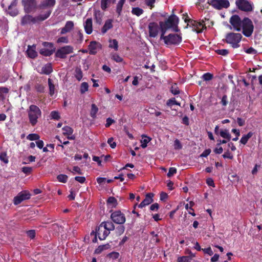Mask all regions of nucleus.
Returning a JSON list of instances; mask_svg holds the SVG:
<instances>
[{
  "mask_svg": "<svg viewBox=\"0 0 262 262\" xmlns=\"http://www.w3.org/2000/svg\"><path fill=\"white\" fill-rule=\"evenodd\" d=\"M28 118L32 126H35L38 122V119L41 116L40 109L36 105L31 104L27 110Z\"/></svg>",
  "mask_w": 262,
  "mask_h": 262,
  "instance_id": "nucleus-1",
  "label": "nucleus"
},
{
  "mask_svg": "<svg viewBox=\"0 0 262 262\" xmlns=\"http://www.w3.org/2000/svg\"><path fill=\"white\" fill-rule=\"evenodd\" d=\"M242 38V35L241 33L230 32L226 34L224 41L230 44L233 48H237L240 46L239 42Z\"/></svg>",
  "mask_w": 262,
  "mask_h": 262,
  "instance_id": "nucleus-2",
  "label": "nucleus"
},
{
  "mask_svg": "<svg viewBox=\"0 0 262 262\" xmlns=\"http://www.w3.org/2000/svg\"><path fill=\"white\" fill-rule=\"evenodd\" d=\"M242 30L243 34L246 37L251 36L254 30V26L252 20L248 17H244L243 19L242 25Z\"/></svg>",
  "mask_w": 262,
  "mask_h": 262,
  "instance_id": "nucleus-3",
  "label": "nucleus"
},
{
  "mask_svg": "<svg viewBox=\"0 0 262 262\" xmlns=\"http://www.w3.org/2000/svg\"><path fill=\"white\" fill-rule=\"evenodd\" d=\"M185 22L188 23L187 25L189 24L192 27V30L198 33L202 32L204 29H206V27L203 24V21L202 22H198L196 20L186 18H185Z\"/></svg>",
  "mask_w": 262,
  "mask_h": 262,
  "instance_id": "nucleus-4",
  "label": "nucleus"
},
{
  "mask_svg": "<svg viewBox=\"0 0 262 262\" xmlns=\"http://www.w3.org/2000/svg\"><path fill=\"white\" fill-rule=\"evenodd\" d=\"M73 47L71 46H65L57 49L55 52V56L56 57L64 59L67 57V55L73 52Z\"/></svg>",
  "mask_w": 262,
  "mask_h": 262,
  "instance_id": "nucleus-5",
  "label": "nucleus"
},
{
  "mask_svg": "<svg viewBox=\"0 0 262 262\" xmlns=\"http://www.w3.org/2000/svg\"><path fill=\"white\" fill-rule=\"evenodd\" d=\"M235 4L237 8L241 11L247 12L253 11L252 4L247 0H236Z\"/></svg>",
  "mask_w": 262,
  "mask_h": 262,
  "instance_id": "nucleus-6",
  "label": "nucleus"
},
{
  "mask_svg": "<svg viewBox=\"0 0 262 262\" xmlns=\"http://www.w3.org/2000/svg\"><path fill=\"white\" fill-rule=\"evenodd\" d=\"M229 23L233 27L234 30L239 32L242 30L243 20L236 14L233 15L230 18Z\"/></svg>",
  "mask_w": 262,
  "mask_h": 262,
  "instance_id": "nucleus-7",
  "label": "nucleus"
},
{
  "mask_svg": "<svg viewBox=\"0 0 262 262\" xmlns=\"http://www.w3.org/2000/svg\"><path fill=\"white\" fill-rule=\"evenodd\" d=\"M111 219L116 224H123L125 222L126 219L124 214L120 210L115 211L112 213Z\"/></svg>",
  "mask_w": 262,
  "mask_h": 262,
  "instance_id": "nucleus-8",
  "label": "nucleus"
},
{
  "mask_svg": "<svg viewBox=\"0 0 262 262\" xmlns=\"http://www.w3.org/2000/svg\"><path fill=\"white\" fill-rule=\"evenodd\" d=\"M31 194L27 191L20 192L13 199V203L15 205L20 204L23 201L30 199Z\"/></svg>",
  "mask_w": 262,
  "mask_h": 262,
  "instance_id": "nucleus-9",
  "label": "nucleus"
},
{
  "mask_svg": "<svg viewBox=\"0 0 262 262\" xmlns=\"http://www.w3.org/2000/svg\"><path fill=\"white\" fill-rule=\"evenodd\" d=\"M179 18L174 14L171 15L169 17L164 21H160L159 24H161L163 26H165L168 29L172 28L174 27V24H179Z\"/></svg>",
  "mask_w": 262,
  "mask_h": 262,
  "instance_id": "nucleus-10",
  "label": "nucleus"
},
{
  "mask_svg": "<svg viewBox=\"0 0 262 262\" xmlns=\"http://www.w3.org/2000/svg\"><path fill=\"white\" fill-rule=\"evenodd\" d=\"M166 39L167 40L166 45H178L182 40L181 36L177 34H169Z\"/></svg>",
  "mask_w": 262,
  "mask_h": 262,
  "instance_id": "nucleus-11",
  "label": "nucleus"
},
{
  "mask_svg": "<svg viewBox=\"0 0 262 262\" xmlns=\"http://www.w3.org/2000/svg\"><path fill=\"white\" fill-rule=\"evenodd\" d=\"M159 27L160 26H159L157 23H150L148 26L149 37L153 38L156 37L158 35L160 30Z\"/></svg>",
  "mask_w": 262,
  "mask_h": 262,
  "instance_id": "nucleus-12",
  "label": "nucleus"
},
{
  "mask_svg": "<svg viewBox=\"0 0 262 262\" xmlns=\"http://www.w3.org/2000/svg\"><path fill=\"white\" fill-rule=\"evenodd\" d=\"M23 4L26 13L31 12L36 6L35 0H23Z\"/></svg>",
  "mask_w": 262,
  "mask_h": 262,
  "instance_id": "nucleus-13",
  "label": "nucleus"
},
{
  "mask_svg": "<svg viewBox=\"0 0 262 262\" xmlns=\"http://www.w3.org/2000/svg\"><path fill=\"white\" fill-rule=\"evenodd\" d=\"M109 234L110 232L105 229L101 224L97 228V234L101 241L105 239Z\"/></svg>",
  "mask_w": 262,
  "mask_h": 262,
  "instance_id": "nucleus-14",
  "label": "nucleus"
},
{
  "mask_svg": "<svg viewBox=\"0 0 262 262\" xmlns=\"http://www.w3.org/2000/svg\"><path fill=\"white\" fill-rule=\"evenodd\" d=\"M38 22L37 17H33L30 15H25L21 19V24L23 26L34 24Z\"/></svg>",
  "mask_w": 262,
  "mask_h": 262,
  "instance_id": "nucleus-15",
  "label": "nucleus"
},
{
  "mask_svg": "<svg viewBox=\"0 0 262 262\" xmlns=\"http://www.w3.org/2000/svg\"><path fill=\"white\" fill-rule=\"evenodd\" d=\"M101 48V45L96 41H92L88 46L89 53L91 55H95L97 52V49Z\"/></svg>",
  "mask_w": 262,
  "mask_h": 262,
  "instance_id": "nucleus-16",
  "label": "nucleus"
},
{
  "mask_svg": "<svg viewBox=\"0 0 262 262\" xmlns=\"http://www.w3.org/2000/svg\"><path fill=\"white\" fill-rule=\"evenodd\" d=\"M211 6L217 10H221L223 8H228L230 6V3L228 0H219Z\"/></svg>",
  "mask_w": 262,
  "mask_h": 262,
  "instance_id": "nucleus-17",
  "label": "nucleus"
},
{
  "mask_svg": "<svg viewBox=\"0 0 262 262\" xmlns=\"http://www.w3.org/2000/svg\"><path fill=\"white\" fill-rule=\"evenodd\" d=\"M154 194L152 193H148L146 194L145 198L142 201V202L138 205L139 208H143L145 206L149 205L154 200L153 198Z\"/></svg>",
  "mask_w": 262,
  "mask_h": 262,
  "instance_id": "nucleus-18",
  "label": "nucleus"
},
{
  "mask_svg": "<svg viewBox=\"0 0 262 262\" xmlns=\"http://www.w3.org/2000/svg\"><path fill=\"white\" fill-rule=\"evenodd\" d=\"M62 129L63 130V134L64 136H67V138L69 140H74L75 137L74 136H72L73 133V129L69 126H64Z\"/></svg>",
  "mask_w": 262,
  "mask_h": 262,
  "instance_id": "nucleus-19",
  "label": "nucleus"
},
{
  "mask_svg": "<svg viewBox=\"0 0 262 262\" xmlns=\"http://www.w3.org/2000/svg\"><path fill=\"white\" fill-rule=\"evenodd\" d=\"M84 28L86 34H91L92 33L93 26L92 18L86 19L84 24Z\"/></svg>",
  "mask_w": 262,
  "mask_h": 262,
  "instance_id": "nucleus-20",
  "label": "nucleus"
},
{
  "mask_svg": "<svg viewBox=\"0 0 262 262\" xmlns=\"http://www.w3.org/2000/svg\"><path fill=\"white\" fill-rule=\"evenodd\" d=\"M56 4V0H43L39 5L40 9H44L46 8H51L55 6Z\"/></svg>",
  "mask_w": 262,
  "mask_h": 262,
  "instance_id": "nucleus-21",
  "label": "nucleus"
},
{
  "mask_svg": "<svg viewBox=\"0 0 262 262\" xmlns=\"http://www.w3.org/2000/svg\"><path fill=\"white\" fill-rule=\"evenodd\" d=\"M74 27V23L72 21H67L65 26L61 29L60 34H64L70 32Z\"/></svg>",
  "mask_w": 262,
  "mask_h": 262,
  "instance_id": "nucleus-22",
  "label": "nucleus"
},
{
  "mask_svg": "<svg viewBox=\"0 0 262 262\" xmlns=\"http://www.w3.org/2000/svg\"><path fill=\"white\" fill-rule=\"evenodd\" d=\"M113 20L111 19H107L103 27L101 29V33L104 34H105L108 30L112 29L113 27V25L112 24Z\"/></svg>",
  "mask_w": 262,
  "mask_h": 262,
  "instance_id": "nucleus-23",
  "label": "nucleus"
},
{
  "mask_svg": "<svg viewBox=\"0 0 262 262\" xmlns=\"http://www.w3.org/2000/svg\"><path fill=\"white\" fill-rule=\"evenodd\" d=\"M53 72V68L51 63H47L41 68V74L49 75Z\"/></svg>",
  "mask_w": 262,
  "mask_h": 262,
  "instance_id": "nucleus-24",
  "label": "nucleus"
},
{
  "mask_svg": "<svg viewBox=\"0 0 262 262\" xmlns=\"http://www.w3.org/2000/svg\"><path fill=\"white\" fill-rule=\"evenodd\" d=\"M94 19L95 20V22L99 25L101 24V23L102 22V18L103 14L100 12V11L95 10L94 12Z\"/></svg>",
  "mask_w": 262,
  "mask_h": 262,
  "instance_id": "nucleus-25",
  "label": "nucleus"
},
{
  "mask_svg": "<svg viewBox=\"0 0 262 262\" xmlns=\"http://www.w3.org/2000/svg\"><path fill=\"white\" fill-rule=\"evenodd\" d=\"M56 49H41L39 50V53L44 56H50L55 52Z\"/></svg>",
  "mask_w": 262,
  "mask_h": 262,
  "instance_id": "nucleus-26",
  "label": "nucleus"
},
{
  "mask_svg": "<svg viewBox=\"0 0 262 262\" xmlns=\"http://www.w3.org/2000/svg\"><path fill=\"white\" fill-rule=\"evenodd\" d=\"M52 12V10L49 9L47 10L45 13L40 14L37 16L38 21H41L47 19L50 15H51Z\"/></svg>",
  "mask_w": 262,
  "mask_h": 262,
  "instance_id": "nucleus-27",
  "label": "nucleus"
},
{
  "mask_svg": "<svg viewBox=\"0 0 262 262\" xmlns=\"http://www.w3.org/2000/svg\"><path fill=\"white\" fill-rule=\"evenodd\" d=\"M101 224L110 232V231H113L115 229V225L111 221L103 222Z\"/></svg>",
  "mask_w": 262,
  "mask_h": 262,
  "instance_id": "nucleus-28",
  "label": "nucleus"
},
{
  "mask_svg": "<svg viewBox=\"0 0 262 262\" xmlns=\"http://www.w3.org/2000/svg\"><path fill=\"white\" fill-rule=\"evenodd\" d=\"M27 53L28 57H29L31 58L34 59L37 56V52L35 51V49L32 48V47L30 46H28Z\"/></svg>",
  "mask_w": 262,
  "mask_h": 262,
  "instance_id": "nucleus-29",
  "label": "nucleus"
},
{
  "mask_svg": "<svg viewBox=\"0 0 262 262\" xmlns=\"http://www.w3.org/2000/svg\"><path fill=\"white\" fill-rule=\"evenodd\" d=\"M253 135V133L249 132L247 134L243 136L240 140V142L243 145L246 144L249 139Z\"/></svg>",
  "mask_w": 262,
  "mask_h": 262,
  "instance_id": "nucleus-30",
  "label": "nucleus"
},
{
  "mask_svg": "<svg viewBox=\"0 0 262 262\" xmlns=\"http://www.w3.org/2000/svg\"><path fill=\"white\" fill-rule=\"evenodd\" d=\"M142 139L141 140V146L143 148H145L147 146V143L151 140V138L146 135H143L142 136Z\"/></svg>",
  "mask_w": 262,
  "mask_h": 262,
  "instance_id": "nucleus-31",
  "label": "nucleus"
},
{
  "mask_svg": "<svg viewBox=\"0 0 262 262\" xmlns=\"http://www.w3.org/2000/svg\"><path fill=\"white\" fill-rule=\"evenodd\" d=\"M110 245L108 244L99 246L95 250V253L97 254H100L103 250L108 249Z\"/></svg>",
  "mask_w": 262,
  "mask_h": 262,
  "instance_id": "nucleus-32",
  "label": "nucleus"
},
{
  "mask_svg": "<svg viewBox=\"0 0 262 262\" xmlns=\"http://www.w3.org/2000/svg\"><path fill=\"white\" fill-rule=\"evenodd\" d=\"M98 111V108L95 104H92L90 111V116L93 119L96 118V114Z\"/></svg>",
  "mask_w": 262,
  "mask_h": 262,
  "instance_id": "nucleus-33",
  "label": "nucleus"
},
{
  "mask_svg": "<svg viewBox=\"0 0 262 262\" xmlns=\"http://www.w3.org/2000/svg\"><path fill=\"white\" fill-rule=\"evenodd\" d=\"M48 82L49 88V94L51 96H52L55 93V85L52 83V80L51 78L48 79Z\"/></svg>",
  "mask_w": 262,
  "mask_h": 262,
  "instance_id": "nucleus-34",
  "label": "nucleus"
},
{
  "mask_svg": "<svg viewBox=\"0 0 262 262\" xmlns=\"http://www.w3.org/2000/svg\"><path fill=\"white\" fill-rule=\"evenodd\" d=\"M75 77L77 80L80 81L83 77V74L81 69L77 67L75 70Z\"/></svg>",
  "mask_w": 262,
  "mask_h": 262,
  "instance_id": "nucleus-35",
  "label": "nucleus"
},
{
  "mask_svg": "<svg viewBox=\"0 0 262 262\" xmlns=\"http://www.w3.org/2000/svg\"><path fill=\"white\" fill-rule=\"evenodd\" d=\"M166 105L172 108V107L174 105H177L180 106V103L177 102L175 98H171L168 99L166 102Z\"/></svg>",
  "mask_w": 262,
  "mask_h": 262,
  "instance_id": "nucleus-36",
  "label": "nucleus"
},
{
  "mask_svg": "<svg viewBox=\"0 0 262 262\" xmlns=\"http://www.w3.org/2000/svg\"><path fill=\"white\" fill-rule=\"evenodd\" d=\"M107 204L112 205V208H115L117 205V201L115 198L110 196L107 200Z\"/></svg>",
  "mask_w": 262,
  "mask_h": 262,
  "instance_id": "nucleus-37",
  "label": "nucleus"
},
{
  "mask_svg": "<svg viewBox=\"0 0 262 262\" xmlns=\"http://www.w3.org/2000/svg\"><path fill=\"white\" fill-rule=\"evenodd\" d=\"M111 58L116 62H121L123 59L120 57L117 53H113L111 54Z\"/></svg>",
  "mask_w": 262,
  "mask_h": 262,
  "instance_id": "nucleus-38",
  "label": "nucleus"
},
{
  "mask_svg": "<svg viewBox=\"0 0 262 262\" xmlns=\"http://www.w3.org/2000/svg\"><path fill=\"white\" fill-rule=\"evenodd\" d=\"M143 10L139 7L133 8L132 13L137 16H140L143 13Z\"/></svg>",
  "mask_w": 262,
  "mask_h": 262,
  "instance_id": "nucleus-39",
  "label": "nucleus"
},
{
  "mask_svg": "<svg viewBox=\"0 0 262 262\" xmlns=\"http://www.w3.org/2000/svg\"><path fill=\"white\" fill-rule=\"evenodd\" d=\"M109 47L114 49L115 51L118 50V42L116 39L110 40Z\"/></svg>",
  "mask_w": 262,
  "mask_h": 262,
  "instance_id": "nucleus-40",
  "label": "nucleus"
},
{
  "mask_svg": "<svg viewBox=\"0 0 262 262\" xmlns=\"http://www.w3.org/2000/svg\"><path fill=\"white\" fill-rule=\"evenodd\" d=\"M220 135L222 137L225 139H227L228 140H230L231 139V135L229 133L227 129L221 130L220 132Z\"/></svg>",
  "mask_w": 262,
  "mask_h": 262,
  "instance_id": "nucleus-41",
  "label": "nucleus"
},
{
  "mask_svg": "<svg viewBox=\"0 0 262 262\" xmlns=\"http://www.w3.org/2000/svg\"><path fill=\"white\" fill-rule=\"evenodd\" d=\"M125 231V227L123 225H120L116 228V234L118 236L122 235Z\"/></svg>",
  "mask_w": 262,
  "mask_h": 262,
  "instance_id": "nucleus-42",
  "label": "nucleus"
},
{
  "mask_svg": "<svg viewBox=\"0 0 262 262\" xmlns=\"http://www.w3.org/2000/svg\"><path fill=\"white\" fill-rule=\"evenodd\" d=\"M68 179V177L66 174H60L58 175L57 177V180L59 182L63 183H65L67 182Z\"/></svg>",
  "mask_w": 262,
  "mask_h": 262,
  "instance_id": "nucleus-43",
  "label": "nucleus"
},
{
  "mask_svg": "<svg viewBox=\"0 0 262 262\" xmlns=\"http://www.w3.org/2000/svg\"><path fill=\"white\" fill-rule=\"evenodd\" d=\"M89 84L87 82H83L80 85V93L81 94H84L88 91Z\"/></svg>",
  "mask_w": 262,
  "mask_h": 262,
  "instance_id": "nucleus-44",
  "label": "nucleus"
},
{
  "mask_svg": "<svg viewBox=\"0 0 262 262\" xmlns=\"http://www.w3.org/2000/svg\"><path fill=\"white\" fill-rule=\"evenodd\" d=\"M170 92L174 95H176L180 94V90L176 83H174L171 86Z\"/></svg>",
  "mask_w": 262,
  "mask_h": 262,
  "instance_id": "nucleus-45",
  "label": "nucleus"
},
{
  "mask_svg": "<svg viewBox=\"0 0 262 262\" xmlns=\"http://www.w3.org/2000/svg\"><path fill=\"white\" fill-rule=\"evenodd\" d=\"M39 138L40 136L37 134H30L27 137V139L30 141L37 140Z\"/></svg>",
  "mask_w": 262,
  "mask_h": 262,
  "instance_id": "nucleus-46",
  "label": "nucleus"
},
{
  "mask_svg": "<svg viewBox=\"0 0 262 262\" xmlns=\"http://www.w3.org/2000/svg\"><path fill=\"white\" fill-rule=\"evenodd\" d=\"M191 257L188 256H180L177 259V262H190Z\"/></svg>",
  "mask_w": 262,
  "mask_h": 262,
  "instance_id": "nucleus-47",
  "label": "nucleus"
},
{
  "mask_svg": "<svg viewBox=\"0 0 262 262\" xmlns=\"http://www.w3.org/2000/svg\"><path fill=\"white\" fill-rule=\"evenodd\" d=\"M50 116L51 117V119L54 120H58L60 118V115L59 114L58 112L53 111L51 112Z\"/></svg>",
  "mask_w": 262,
  "mask_h": 262,
  "instance_id": "nucleus-48",
  "label": "nucleus"
},
{
  "mask_svg": "<svg viewBox=\"0 0 262 262\" xmlns=\"http://www.w3.org/2000/svg\"><path fill=\"white\" fill-rule=\"evenodd\" d=\"M228 97L226 95H224L221 99L220 103L223 106L226 107L228 104Z\"/></svg>",
  "mask_w": 262,
  "mask_h": 262,
  "instance_id": "nucleus-49",
  "label": "nucleus"
},
{
  "mask_svg": "<svg viewBox=\"0 0 262 262\" xmlns=\"http://www.w3.org/2000/svg\"><path fill=\"white\" fill-rule=\"evenodd\" d=\"M9 92V89L5 87H0V100L4 98V94H7Z\"/></svg>",
  "mask_w": 262,
  "mask_h": 262,
  "instance_id": "nucleus-50",
  "label": "nucleus"
},
{
  "mask_svg": "<svg viewBox=\"0 0 262 262\" xmlns=\"http://www.w3.org/2000/svg\"><path fill=\"white\" fill-rule=\"evenodd\" d=\"M213 77V74L210 73H206L202 76V78L204 81H209L211 80Z\"/></svg>",
  "mask_w": 262,
  "mask_h": 262,
  "instance_id": "nucleus-51",
  "label": "nucleus"
},
{
  "mask_svg": "<svg viewBox=\"0 0 262 262\" xmlns=\"http://www.w3.org/2000/svg\"><path fill=\"white\" fill-rule=\"evenodd\" d=\"M0 160L5 163H8V159L6 152H2L0 154Z\"/></svg>",
  "mask_w": 262,
  "mask_h": 262,
  "instance_id": "nucleus-52",
  "label": "nucleus"
},
{
  "mask_svg": "<svg viewBox=\"0 0 262 262\" xmlns=\"http://www.w3.org/2000/svg\"><path fill=\"white\" fill-rule=\"evenodd\" d=\"M35 88L37 92L42 93L45 92V86L41 84L37 83L35 85Z\"/></svg>",
  "mask_w": 262,
  "mask_h": 262,
  "instance_id": "nucleus-53",
  "label": "nucleus"
},
{
  "mask_svg": "<svg viewBox=\"0 0 262 262\" xmlns=\"http://www.w3.org/2000/svg\"><path fill=\"white\" fill-rule=\"evenodd\" d=\"M215 52L219 55L226 56L228 54L229 51L227 49H217L215 50Z\"/></svg>",
  "mask_w": 262,
  "mask_h": 262,
  "instance_id": "nucleus-54",
  "label": "nucleus"
},
{
  "mask_svg": "<svg viewBox=\"0 0 262 262\" xmlns=\"http://www.w3.org/2000/svg\"><path fill=\"white\" fill-rule=\"evenodd\" d=\"M42 46L45 47V49H55V48L54 47V44L52 42L45 41L42 42Z\"/></svg>",
  "mask_w": 262,
  "mask_h": 262,
  "instance_id": "nucleus-55",
  "label": "nucleus"
},
{
  "mask_svg": "<svg viewBox=\"0 0 262 262\" xmlns=\"http://www.w3.org/2000/svg\"><path fill=\"white\" fill-rule=\"evenodd\" d=\"M222 156L224 159H229L232 160L233 158V155L230 152L229 150H227L226 151H225Z\"/></svg>",
  "mask_w": 262,
  "mask_h": 262,
  "instance_id": "nucleus-56",
  "label": "nucleus"
},
{
  "mask_svg": "<svg viewBox=\"0 0 262 262\" xmlns=\"http://www.w3.org/2000/svg\"><path fill=\"white\" fill-rule=\"evenodd\" d=\"M174 148L176 150H179L182 148V145L178 139H176L174 141Z\"/></svg>",
  "mask_w": 262,
  "mask_h": 262,
  "instance_id": "nucleus-57",
  "label": "nucleus"
},
{
  "mask_svg": "<svg viewBox=\"0 0 262 262\" xmlns=\"http://www.w3.org/2000/svg\"><path fill=\"white\" fill-rule=\"evenodd\" d=\"M120 254L117 252H112L107 255V256L113 259H116L119 258Z\"/></svg>",
  "mask_w": 262,
  "mask_h": 262,
  "instance_id": "nucleus-58",
  "label": "nucleus"
},
{
  "mask_svg": "<svg viewBox=\"0 0 262 262\" xmlns=\"http://www.w3.org/2000/svg\"><path fill=\"white\" fill-rule=\"evenodd\" d=\"M123 5V3H121L119 1L117 5L116 12L118 13V15H120L121 14Z\"/></svg>",
  "mask_w": 262,
  "mask_h": 262,
  "instance_id": "nucleus-59",
  "label": "nucleus"
},
{
  "mask_svg": "<svg viewBox=\"0 0 262 262\" xmlns=\"http://www.w3.org/2000/svg\"><path fill=\"white\" fill-rule=\"evenodd\" d=\"M177 173V169L175 167H170L167 173V177L170 178Z\"/></svg>",
  "mask_w": 262,
  "mask_h": 262,
  "instance_id": "nucleus-60",
  "label": "nucleus"
},
{
  "mask_svg": "<svg viewBox=\"0 0 262 262\" xmlns=\"http://www.w3.org/2000/svg\"><path fill=\"white\" fill-rule=\"evenodd\" d=\"M111 2L106 1V0H101V9L103 10H105L107 7V5L108 4H110Z\"/></svg>",
  "mask_w": 262,
  "mask_h": 262,
  "instance_id": "nucleus-61",
  "label": "nucleus"
},
{
  "mask_svg": "<svg viewBox=\"0 0 262 262\" xmlns=\"http://www.w3.org/2000/svg\"><path fill=\"white\" fill-rule=\"evenodd\" d=\"M33 168L31 167H23L22 171L27 174H30L32 171Z\"/></svg>",
  "mask_w": 262,
  "mask_h": 262,
  "instance_id": "nucleus-62",
  "label": "nucleus"
},
{
  "mask_svg": "<svg viewBox=\"0 0 262 262\" xmlns=\"http://www.w3.org/2000/svg\"><path fill=\"white\" fill-rule=\"evenodd\" d=\"M107 143L112 148H115L116 146V142H114V138L111 137L108 139Z\"/></svg>",
  "mask_w": 262,
  "mask_h": 262,
  "instance_id": "nucleus-63",
  "label": "nucleus"
},
{
  "mask_svg": "<svg viewBox=\"0 0 262 262\" xmlns=\"http://www.w3.org/2000/svg\"><path fill=\"white\" fill-rule=\"evenodd\" d=\"M202 251L205 254H207L210 256H211L213 254V252L210 247L207 248L202 249Z\"/></svg>",
  "mask_w": 262,
  "mask_h": 262,
  "instance_id": "nucleus-64",
  "label": "nucleus"
}]
</instances>
